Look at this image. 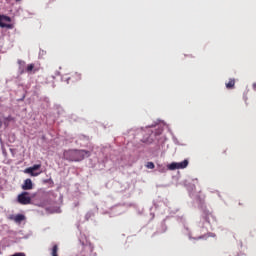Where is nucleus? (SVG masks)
Masks as SVG:
<instances>
[{"label":"nucleus","mask_w":256,"mask_h":256,"mask_svg":"<svg viewBox=\"0 0 256 256\" xmlns=\"http://www.w3.org/2000/svg\"><path fill=\"white\" fill-rule=\"evenodd\" d=\"M39 169H41V164H35L31 167L26 168L24 170V173H27L31 177H39V174L41 173V171H39ZM36 171H39V172H36Z\"/></svg>","instance_id":"obj_5"},{"label":"nucleus","mask_w":256,"mask_h":256,"mask_svg":"<svg viewBox=\"0 0 256 256\" xmlns=\"http://www.w3.org/2000/svg\"><path fill=\"white\" fill-rule=\"evenodd\" d=\"M226 88L235 89V78L229 79V81L226 83Z\"/></svg>","instance_id":"obj_10"},{"label":"nucleus","mask_w":256,"mask_h":256,"mask_svg":"<svg viewBox=\"0 0 256 256\" xmlns=\"http://www.w3.org/2000/svg\"><path fill=\"white\" fill-rule=\"evenodd\" d=\"M39 67H35V64H28L26 67V73H37Z\"/></svg>","instance_id":"obj_9"},{"label":"nucleus","mask_w":256,"mask_h":256,"mask_svg":"<svg viewBox=\"0 0 256 256\" xmlns=\"http://www.w3.org/2000/svg\"><path fill=\"white\" fill-rule=\"evenodd\" d=\"M146 167L147 169H155V164L153 162H148Z\"/></svg>","instance_id":"obj_12"},{"label":"nucleus","mask_w":256,"mask_h":256,"mask_svg":"<svg viewBox=\"0 0 256 256\" xmlns=\"http://www.w3.org/2000/svg\"><path fill=\"white\" fill-rule=\"evenodd\" d=\"M189 166V160L185 159L182 162H172L168 165L169 171H176V169H187Z\"/></svg>","instance_id":"obj_2"},{"label":"nucleus","mask_w":256,"mask_h":256,"mask_svg":"<svg viewBox=\"0 0 256 256\" xmlns=\"http://www.w3.org/2000/svg\"><path fill=\"white\" fill-rule=\"evenodd\" d=\"M65 81L67 85H75V83H79V81H81V73L74 72L70 74V76L66 77Z\"/></svg>","instance_id":"obj_4"},{"label":"nucleus","mask_w":256,"mask_h":256,"mask_svg":"<svg viewBox=\"0 0 256 256\" xmlns=\"http://www.w3.org/2000/svg\"><path fill=\"white\" fill-rule=\"evenodd\" d=\"M253 89L256 91V83L253 84Z\"/></svg>","instance_id":"obj_13"},{"label":"nucleus","mask_w":256,"mask_h":256,"mask_svg":"<svg viewBox=\"0 0 256 256\" xmlns=\"http://www.w3.org/2000/svg\"><path fill=\"white\" fill-rule=\"evenodd\" d=\"M7 23H11V17L6 15H0V27L2 29H13V25Z\"/></svg>","instance_id":"obj_6"},{"label":"nucleus","mask_w":256,"mask_h":256,"mask_svg":"<svg viewBox=\"0 0 256 256\" xmlns=\"http://www.w3.org/2000/svg\"><path fill=\"white\" fill-rule=\"evenodd\" d=\"M16 1H21V0H16Z\"/></svg>","instance_id":"obj_16"},{"label":"nucleus","mask_w":256,"mask_h":256,"mask_svg":"<svg viewBox=\"0 0 256 256\" xmlns=\"http://www.w3.org/2000/svg\"><path fill=\"white\" fill-rule=\"evenodd\" d=\"M17 201L18 203H20V205H30L31 196L29 192L24 191L21 194H19L17 197Z\"/></svg>","instance_id":"obj_3"},{"label":"nucleus","mask_w":256,"mask_h":256,"mask_svg":"<svg viewBox=\"0 0 256 256\" xmlns=\"http://www.w3.org/2000/svg\"><path fill=\"white\" fill-rule=\"evenodd\" d=\"M19 63H25V62H23V61H19Z\"/></svg>","instance_id":"obj_15"},{"label":"nucleus","mask_w":256,"mask_h":256,"mask_svg":"<svg viewBox=\"0 0 256 256\" xmlns=\"http://www.w3.org/2000/svg\"><path fill=\"white\" fill-rule=\"evenodd\" d=\"M22 189L23 191H31V189H33V181L31 180V178H27L26 180H24Z\"/></svg>","instance_id":"obj_8"},{"label":"nucleus","mask_w":256,"mask_h":256,"mask_svg":"<svg viewBox=\"0 0 256 256\" xmlns=\"http://www.w3.org/2000/svg\"><path fill=\"white\" fill-rule=\"evenodd\" d=\"M208 237H213V234L209 233V234H208Z\"/></svg>","instance_id":"obj_14"},{"label":"nucleus","mask_w":256,"mask_h":256,"mask_svg":"<svg viewBox=\"0 0 256 256\" xmlns=\"http://www.w3.org/2000/svg\"><path fill=\"white\" fill-rule=\"evenodd\" d=\"M8 219L10 220V221H14V223H18V224H21V223H23V221H25V219H27V217H25V215L24 214H16V215H10L9 217H8Z\"/></svg>","instance_id":"obj_7"},{"label":"nucleus","mask_w":256,"mask_h":256,"mask_svg":"<svg viewBox=\"0 0 256 256\" xmlns=\"http://www.w3.org/2000/svg\"><path fill=\"white\" fill-rule=\"evenodd\" d=\"M51 256H59V246L57 244L52 247Z\"/></svg>","instance_id":"obj_11"},{"label":"nucleus","mask_w":256,"mask_h":256,"mask_svg":"<svg viewBox=\"0 0 256 256\" xmlns=\"http://www.w3.org/2000/svg\"><path fill=\"white\" fill-rule=\"evenodd\" d=\"M63 155L66 161L79 162V161H83L85 157H91V152L89 150L72 149V150H65Z\"/></svg>","instance_id":"obj_1"},{"label":"nucleus","mask_w":256,"mask_h":256,"mask_svg":"<svg viewBox=\"0 0 256 256\" xmlns=\"http://www.w3.org/2000/svg\"><path fill=\"white\" fill-rule=\"evenodd\" d=\"M0 123H1V120H0Z\"/></svg>","instance_id":"obj_17"}]
</instances>
